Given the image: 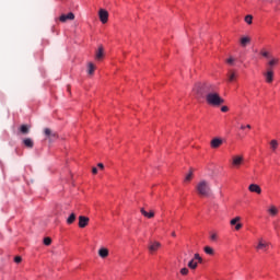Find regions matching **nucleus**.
Masks as SVG:
<instances>
[{"instance_id":"f257e3e1","label":"nucleus","mask_w":280,"mask_h":280,"mask_svg":"<svg viewBox=\"0 0 280 280\" xmlns=\"http://www.w3.org/2000/svg\"><path fill=\"white\" fill-rule=\"evenodd\" d=\"M194 92L200 95V97H206L209 106H222L224 104V98L213 91V85L198 83L195 85Z\"/></svg>"},{"instance_id":"f03ea898","label":"nucleus","mask_w":280,"mask_h":280,"mask_svg":"<svg viewBox=\"0 0 280 280\" xmlns=\"http://www.w3.org/2000/svg\"><path fill=\"white\" fill-rule=\"evenodd\" d=\"M196 191L198 196H202L203 198H207L211 196V184H209L208 180L202 179L196 185Z\"/></svg>"},{"instance_id":"7ed1b4c3","label":"nucleus","mask_w":280,"mask_h":280,"mask_svg":"<svg viewBox=\"0 0 280 280\" xmlns=\"http://www.w3.org/2000/svg\"><path fill=\"white\" fill-rule=\"evenodd\" d=\"M44 135L49 141H56L58 139V133L49 128L44 129Z\"/></svg>"},{"instance_id":"20e7f679","label":"nucleus","mask_w":280,"mask_h":280,"mask_svg":"<svg viewBox=\"0 0 280 280\" xmlns=\"http://www.w3.org/2000/svg\"><path fill=\"white\" fill-rule=\"evenodd\" d=\"M262 75L265 77L267 84H272L275 81V71L272 69L267 68V71L264 72Z\"/></svg>"},{"instance_id":"39448f33","label":"nucleus","mask_w":280,"mask_h":280,"mask_svg":"<svg viewBox=\"0 0 280 280\" xmlns=\"http://www.w3.org/2000/svg\"><path fill=\"white\" fill-rule=\"evenodd\" d=\"M244 163V155H234L232 158V165L238 168Z\"/></svg>"},{"instance_id":"423d86ee","label":"nucleus","mask_w":280,"mask_h":280,"mask_svg":"<svg viewBox=\"0 0 280 280\" xmlns=\"http://www.w3.org/2000/svg\"><path fill=\"white\" fill-rule=\"evenodd\" d=\"M98 19H100L101 23H103V24L108 23V11H106L104 9H100Z\"/></svg>"},{"instance_id":"0eeeda50","label":"nucleus","mask_w":280,"mask_h":280,"mask_svg":"<svg viewBox=\"0 0 280 280\" xmlns=\"http://www.w3.org/2000/svg\"><path fill=\"white\" fill-rule=\"evenodd\" d=\"M75 19V14H73V12H70L68 14H62L60 18H59V21L61 23H67V21H73Z\"/></svg>"},{"instance_id":"6e6552de","label":"nucleus","mask_w":280,"mask_h":280,"mask_svg":"<svg viewBox=\"0 0 280 280\" xmlns=\"http://www.w3.org/2000/svg\"><path fill=\"white\" fill-rule=\"evenodd\" d=\"M224 143V140H222V138H213L210 142V145L212 149H218L220 148V145H222Z\"/></svg>"},{"instance_id":"1a4fd4ad","label":"nucleus","mask_w":280,"mask_h":280,"mask_svg":"<svg viewBox=\"0 0 280 280\" xmlns=\"http://www.w3.org/2000/svg\"><path fill=\"white\" fill-rule=\"evenodd\" d=\"M90 219L89 217L80 215L79 217V228L85 229V226H89Z\"/></svg>"},{"instance_id":"9d476101","label":"nucleus","mask_w":280,"mask_h":280,"mask_svg":"<svg viewBox=\"0 0 280 280\" xmlns=\"http://www.w3.org/2000/svg\"><path fill=\"white\" fill-rule=\"evenodd\" d=\"M270 244L262 238L259 240L258 245L256 246V250H268Z\"/></svg>"},{"instance_id":"9b49d317","label":"nucleus","mask_w":280,"mask_h":280,"mask_svg":"<svg viewBox=\"0 0 280 280\" xmlns=\"http://www.w3.org/2000/svg\"><path fill=\"white\" fill-rule=\"evenodd\" d=\"M267 212L271 218H276V215H279V208H277L275 205H271L269 206Z\"/></svg>"},{"instance_id":"f8f14e48","label":"nucleus","mask_w":280,"mask_h":280,"mask_svg":"<svg viewBox=\"0 0 280 280\" xmlns=\"http://www.w3.org/2000/svg\"><path fill=\"white\" fill-rule=\"evenodd\" d=\"M277 65H279V58L271 57L267 62V69H272L273 67H277Z\"/></svg>"},{"instance_id":"ddd939ff","label":"nucleus","mask_w":280,"mask_h":280,"mask_svg":"<svg viewBox=\"0 0 280 280\" xmlns=\"http://www.w3.org/2000/svg\"><path fill=\"white\" fill-rule=\"evenodd\" d=\"M22 143L25 148H27L28 150H32V148H34V140L32 138H25L22 140Z\"/></svg>"},{"instance_id":"4468645a","label":"nucleus","mask_w":280,"mask_h":280,"mask_svg":"<svg viewBox=\"0 0 280 280\" xmlns=\"http://www.w3.org/2000/svg\"><path fill=\"white\" fill-rule=\"evenodd\" d=\"M248 190L252 192V194H261V187L257 184H250L248 186Z\"/></svg>"},{"instance_id":"2eb2a0df","label":"nucleus","mask_w":280,"mask_h":280,"mask_svg":"<svg viewBox=\"0 0 280 280\" xmlns=\"http://www.w3.org/2000/svg\"><path fill=\"white\" fill-rule=\"evenodd\" d=\"M161 248V243L159 242H150L149 250L150 253H156V250Z\"/></svg>"},{"instance_id":"dca6fc26","label":"nucleus","mask_w":280,"mask_h":280,"mask_svg":"<svg viewBox=\"0 0 280 280\" xmlns=\"http://www.w3.org/2000/svg\"><path fill=\"white\" fill-rule=\"evenodd\" d=\"M102 58H104V46H100L95 55L96 60H102Z\"/></svg>"},{"instance_id":"f3484780","label":"nucleus","mask_w":280,"mask_h":280,"mask_svg":"<svg viewBox=\"0 0 280 280\" xmlns=\"http://www.w3.org/2000/svg\"><path fill=\"white\" fill-rule=\"evenodd\" d=\"M140 212L142 213V215H144V218H149V219L154 218V211H152V210L150 212H148V211H145L144 208H141Z\"/></svg>"},{"instance_id":"a211bd4d","label":"nucleus","mask_w":280,"mask_h":280,"mask_svg":"<svg viewBox=\"0 0 280 280\" xmlns=\"http://www.w3.org/2000/svg\"><path fill=\"white\" fill-rule=\"evenodd\" d=\"M95 73V66L93 62L88 63V75H93Z\"/></svg>"},{"instance_id":"6ab92c4d","label":"nucleus","mask_w":280,"mask_h":280,"mask_svg":"<svg viewBox=\"0 0 280 280\" xmlns=\"http://www.w3.org/2000/svg\"><path fill=\"white\" fill-rule=\"evenodd\" d=\"M20 132L22 135H30V126L28 125H21Z\"/></svg>"},{"instance_id":"aec40b11","label":"nucleus","mask_w":280,"mask_h":280,"mask_svg":"<svg viewBox=\"0 0 280 280\" xmlns=\"http://www.w3.org/2000/svg\"><path fill=\"white\" fill-rule=\"evenodd\" d=\"M98 255H100V257H102V259H106V257L108 256V249L107 248H101L98 250Z\"/></svg>"},{"instance_id":"412c9836","label":"nucleus","mask_w":280,"mask_h":280,"mask_svg":"<svg viewBox=\"0 0 280 280\" xmlns=\"http://www.w3.org/2000/svg\"><path fill=\"white\" fill-rule=\"evenodd\" d=\"M270 148H271L272 152H276L277 149L279 148V142L277 140H271Z\"/></svg>"},{"instance_id":"4be33fe9","label":"nucleus","mask_w":280,"mask_h":280,"mask_svg":"<svg viewBox=\"0 0 280 280\" xmlns=\"http://www.w3.org/2000/svg\"><path fill=\"white\" fill-rule=\"evenodd\" d=\"M188 268H190V270H196V268H198V262L195 261V259L192 258V259L188 262Z\"/></svg>"},{"instance_id":"5701e85b","label":"nucleus","mask_w":280,"mask_h":280,"mask_svg":"<svg viewBox=\"0 0 280 280\" xmlns=\"http://www.w3.org/2000/svg\"><path fill=\"white\" fill-rule=\"evenodd\" d=\"M75 213L72 212L67 219V224H73V222H75Z\"/></svg>"},{"instance_id":"b1692460","label":"nucleus","mask_w":280,"mask_h":280,"mask_svg":"<svg viewBox=\"0 0 280 280\" xmlns=\"http://www.w3.org/2000/svg\"><path fill=\"white\" fill-rule=\"evenodd\" d=\"M248 43H250L249 37H242V38H241V45H242V47H246V45H248Z\"/></svg>"},{"instance_id":"393cba45","label":"nucleus","mask_w":280,"mask_h":280,"mask_svg":"<svg viewBox=\"0 0 280 280\" xmlns=\"http://www.w3.org/2000/svg\"><path fill=\"white\" fill-rule=\"evenodd\" d=\"M240 220H242V218L235 217L234 219H232V220L230 221V224H231L232 226H235V225L237 224V222H240Z\"/></svg>"},{"instance_id":"a878e982","label":"nucleus","mask_w":280,"mask_h":280,"mask_svg":"<svg viewBox=\"0 0 280 280\" xmlns=\"http://www.w3.org/2000/svg\"><path fill=\"white\" fill-rule=\"evenodd\" d=\"M191 178H194V171H190L189 174L186 175L185 182L189 183V180H191Z\"/></svg>"},{"instance_id":"bb28decb","label":"nucleus","mask_w":280,"mask_h":280,"mask_svg":"<svg viewBox=\"0 0 280 280\" xmlns=\"http://www.w3.org/2000/svg\"><path fill=\"white\" fill-rule=\"evenodd\" d=\"M245 23H247V25H252L253 24V15H246Z\"/></svg>"},{"instance_id":"cd10ccee","label":"nucleus","mask_w":280,"mask_h":280,"mask_svg":"<svg viewBox=\"0 0 280 280\" xmlns=\"http://www.w3.org/2000/svg\"><path fill=\"white\" fill-rule=\"evenodd\" d=\"M180 275H183V277H187V275H189V269L187 267L182 268Z\"/></svg>"},{"instance_id":"c85d7f7f","label":"nucleus","mask_w":280,"mask_h":280,"mask_svg":"<svg viewBox=\"0 0 280 280\" xmlns=\"http://www.w3.org/2000/svg\"><path fill=\"white\" fill-rule=\"evenodd\" d=\"M205 253H206L207 255H213V248H211L210 246H206V247H205Z\"/></svg>"},{"instance_id":"c756f323","label":"nucleus","mask_w":280,"mask_h":280,"mask_svg":"<svg viewBox=\"0 0 280 280\" xmlns=\"http://www.w3.org/2000/svg\"><path fill=\"white\" fill-rule=\"evenodd\" d=\"M192 259H195V261H198L199 264H202V257H200V254H195Z\"/></svg>"},{"instance_id":"7c9ffc66","label":"nucleus","mask_w":280,"mask_h":280,"mask_svg":"<svg viewBox=\"0 0 280 280\" xmlns=\"http://www.w3.org/2000/svg\"><path fill=\"white\" fill-rule=\"evenodd\" d=\"M229 78V82H233L235 80V72H231L230 74H228Z\"/></svg>"},{"instance_id":"2f4dec72","label":"nucleus","mask_w":280,"mask_h":280,"mask_svg":"<svg viewBox=\"0 0 280 280\" xmlns=\"http://www.w3.org/2000/svg\"><path fill=\"white\" fill-rule=\"evenodd\" d=\"M44 244H45V246H50L51 245V238L50 237H45L44 238Z\"/></svg>"},{"instance_id":"473e14b6","label":"nucleus","mask_w":280,"mask_h":280,"mask_svg":"<svg viewBox=\"0 0 280 280\" xmlns=\"http://www.w3.org/2000/svg\"><path fill=\"white\" fill-rule=\"evenodd\" d=\"M23 261V258L21 256H15L14 257V262L15 264H21Z\"/></svg>"},{"instance_id":"72a5a7b5","label":"nucleus","mask_w":280,"mask_h":280,"mask_svg":"<svg viewBox=\"0 0 280 280\" xmlns=\"http://www.w3.org/2000/svg\"><path fill=\"white\" fill-rule=\"evenodd\" d=\"M261 54V56H264V58H271L272 56H270V52H268V51H261L260 52Z\"/></svg>"},{"instance_id":"f704fd0d","label":"nucleus","mask_w":280,"mask_h":280,"mask_svg":"<svg viewBox=\"0 0 280 280\" xmlns=\"http://www.w3.org/2000/svg\"><path fill=\"white\" fill-rule=\"evenodd\" d=\"M210 240H211L212 242H215V241L218 240V234H215V233L211 234V235H210Z\"/></svg>"},{"instance_id":"c9c22d12","label":"nucleus","mask_w":280,"mask_h":280,"mask_svg":"<svg viewBox=\"0 0 280 280\" xmlns=\"http://www.w3.org/2000/svg\"><path fill=\"white\" fill-rule=\"evenodd\" d=\"M221 112H222V113H229V107L222 106V107H221Z\"/></svg>"},{"instance_id":"e433bc0d","label":"nucleus","mask_w":280,"mask_h":280,"mask_svg":"<svg viewBox=\"0 0 280 280\" xmlns=\"http://www.w3.org/2000/svg\"><path fill=\"white\" fill-rule=\"evenodd\" d=\"M242 223H236V225H235V231H240V229H242Z\"/></svg>"},{"instance_id":"4c0bfd02","label":"nucleus","mask_w":280,"mask_h":280,"mask_svg":"<svg viewBox=\"0 0 280 280\" xmlns=\"http://www.w3.org/2000/svg\"><path fill=\"white\" fill-rule=\"evenodd\" d=\"M234 61H235V59H233V58H229V59L226 60L228 65H233Z\"/></svg>"},{"instance_id":"58836bf2","label":"nucleus","mask_w":280,"mask_h":280,"mask_svg":"<svg viewBox=\"0 0 280 280\" xmlns=\"http://www.w3.org/2000/svg\"><path fill=\"white\" fill-rule=\"evenodd\" d=\"M97 167H100V170H104V164L98 163V164H97Z\"/></svg>"},{"instance_id":"ea45409f","label":"nucleus","mask_w":280,"mask_h":280,"mask_svg":"<svg viewBox=\"0 0 280 280\" xmlns=\"http://www.w3.org/2000/svg\"><path fill=\"white\" fill-rule=\"evenodd\" d=\"M92 173H93V174H97V167H93V168H92Z\"/></svg>"},{"instance_id":"a19ab883","label":"nucleus","mask_w":280,"mask_h":280,"mask_svg":"<svg viewBox=\"0 0 280 280\" xmlns=\"http://www.w3.org/2000/svg\"><path fill=\"white\" fill-rule=\"evenodd\" d=\"M241 130H246V126L242 125Z\"/></svg>"},{"instance_id":"79ce46f5","label":"nucleus","mask_w":280,"mask_h":280,"mask_svg":"<svg viewBox=\"0 0 280 280\" xmlns=\"http://www.w3.org/2000/svg\"><path fill=\"white\" fill-rule=\"evenodd\" d=\"M275 230H276V231H279V225H275Z\"/></svg>"},{"instance_id":"37998d69","label":"nucleus","mask_w":280,"mask_h":280,"mask_svg":"<svg viewBox=\"0 0 280 280\" xmlns=\"http://www.w3.org/2000/svg\"><path fill=\"white\" fill-rule=\"evenodd\" d=\"M172 237H176V232H173V233H172Z\"/></svg>"},{"instance_id":"c03bdc74","label":"nucleus","mask_w":280,"mask_h":280,"mask_svg":"<svg viewBox=\"0 0 280 280\" xmlns=\"http://www.w3.org/2000/svg\"><path fill=\"white\" fill-rule=\"evenodd\" d=\"M68 91L70 92L71 91V86L68 85Z\"/></svg>"},{"instance_id":"a18cd8bd","label":"nucleus","mask_w":280,"mask_h":280,"mask_svg":"<svg viewBox=\"0 0 280 280\" xmlns=\"http://www.w3.org/2000/svg\"><path fill=\"white\" fill-rule=\"evenodd\" d=\"M246 128H248L250 130V125H247Z\"/></svg>"}]
</instances>
